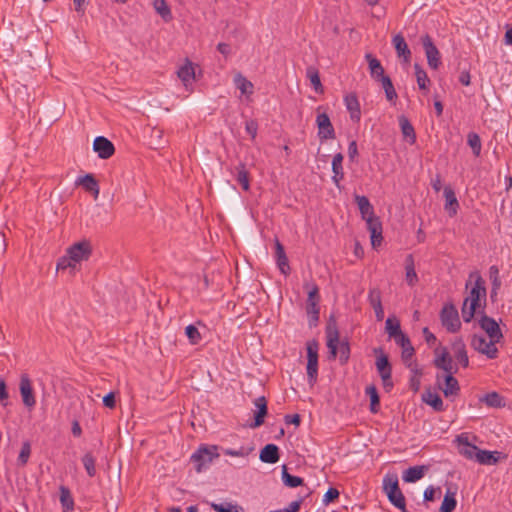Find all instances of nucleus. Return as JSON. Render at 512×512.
<instances>
[{
  "mask_svg": "<svg viewBox=\"0 0 512 512\" xmlns=\"http://www.w3.org/2000/svg\"><path fill=\"white\" fill-rule=\"evenodd\" d=\"M379 83H381L388 101H393L397 98L396 90L389 76L382 77Z\"/></svg>",
  "mask_w": 512,
  "mask_h": 512,
  "instance_id": "nucleus-47",
  "label": "nucleus"
},
{
  "mask_svg": "<svg viewBox=\"0 0 512 512\" xmlns=\"http://www.w3.org/2000/svg\"><path fill=\"white\" fill-rule=\"evenodd\" d=\"M489 272H490V278L492 279V290H491L490 298L493 299V292H495V290H498V288L500 287V281L498 278L499 270L496 266H491L489 269Z\"/></svg>",
  "mask_w": 512,
  "mask_h": 512,
  "instance_id": "nucleus-58",
  "label": "nucleus"
},
{
  "mask_svg": "<svg viewBox=\"0 0 512 512\" xmlns=\"http://www.w3.org/2000/svg\"><path fill=\"white\" fill-rule=\"evenodd\" d=\"M475 278L469 295L464 299L461 313L465 323H470L478 311H484L486 306L485 280L475 272L470 274V279Z\"/></svg>",
  "mask_w": 512,
  "mask_h": 512,
  "instance_id": "nucleus-2",
  "label": "nucleus"
},
{
  "mask_svg": "<svg viewBox=\"0 0 512 512\" xmlns=\"http://www.w3.org/2000/svg\"><path fill=\"white\" fill-rule=\"evenodd\" d=\"M392 43L396 50L398 57H402L404 62H409L411 58V51L401 34H397L393 37Z\"/></svg>",
  "mask_w": 512,
  "mask_h": 512,
  "instance_id": "nucleus-22",
  "label": "nucleus"
},
{
  "mask_svg": "<svg viewBox=\"0 0 512 512\" xmlns=\"http://www.w3.org/2000/svg\"><path fill=\"white\" fill-rule=\"evenodd\" d=\"M103 404L105 407L114 409L116 406L115 393L110 392L103 397Z\"/></svg>",
  "mask_w": 512,
  "mask_h": 512,
  "instance_id": "nucleus-64",
  "label": "nucleus"
},
{
  "mask_svg": "<svg viewBox=\"0 0 512 512\" xmlns=\"http://www.w3.org/2000/svg\"><path fill=\"white\" fill-rule=\"evenodd\" d=\"M427 468L425 466H413L409 467L404 473H403V480L407 483H413L418 480H420L424 474Z\"/></svg>",
  "mask_w": 512,
  "mask_h": 512,
  "instance_id": "nucleus-34",
  "label": "nucleus"
},
{
  "mask_svg": "<svg viewBox=\"0 0 512 512\" xmlns=\"http://www.w3.org/2000/svg\"><path fill=\"white\" fill-rule=\"evenodd\" d=\"M340 492L335 487H330L322 497V503L325 505H329L334 503L339 498Z\"/></svg>",
  "mask_w": 512,
  "mask_h": 512,
  "instance_id": "nucleus-56",
  "label": "nucleus"
},
{
  "mask_svg": "<svg viewBox=\"0 0 512 512\" xmlns=\"http://www.w3.org/2000/svg\"><path fill=\"white\" fill-rule=\"evenodd\" d=\"M422 400L437 412H442L445 410L442 398L436 392L431 391L430 388L425 390L422 395Z\"/></svg>",
  "mask_w": 512,
  "mask_h": 512,
  "instance_id": "nucleus-25",
  "label": "nucleus"
},
{
  "mask_svg": "<svg viewBox=\"0 0 512 512\" xmlns=\"http://www.w3.org/2000/svg\"><path fill=\"white\" fill-rule=\"evenodd\" d=\"M383 489L389 501L402 512H409L406 509L405 497L401 492L396 475H386L383 479Z\"/></svg>",
  "mask_w": 512,
  "mask_h": 512,
  "instance_id": "nucleus-3",
  "label": "nucleus"
},
{
  "mask_svg": "<svg viewBox=\"0 0 512 512\" xmlns=\"http://www.w3.org/2000/svg\"><path fill=\"white\" fill-rule=\"evenodd\" d=\"M275 249H276L277 265H278L280 271L284 275H287L290 270V267L288 264V258L286 256L283 245L280 243V241L278 239H276V241H275Z\"/></svg>",
  "mask_w": 512,
  "mask_h": 512,
  "instance_id": "nucleus-27",
  "label": "nucleus"
},
{
  "mask_svg": "<svg viewBox=\"0 0 512 512\" xmlns=\"http://www.w3.org/2000/svg\"><path fill=\"white\" fill-rule=\"evenodd\" d=\"M434 365L438 369L444 370L447 374L457 373V368L453 367V361L446 347L441 349V353L434 359Z\"/></svg>",
  "mask_w": 512,
  "mask_h": 512,
  "instance_id": "nucleus-15",
  "label": "nucleus"
},
{
  "mask_svg": "<svg viewBox=\"0 0 512 512\" xmlns=\"http://www.w3.org/2000/svg\"><path fill=\"white\" fill-rule=\"evenodd\" d=\"M92 254V246L89 240H81L74 243L67 249V255L75 263L87 261Z\"/></svg>",
  "mask_w": 512,
  "mask_h": 512,
  "instance_id": "nucleus-8",
  "label": "nucleus"
},
{
  "mask_svg": "<svg viewBox=\"0 0 512 512\" xmlns=\"http://www.w3.org/2000/svg\"><path fill=\"white\" fill-rule=\"evenodd\" d=\"M374 353L377 355L375 365L381 380H388L389 375H392V366L388 355L383 352L382 348H375Z\"/></svg>",
  "mask_w": 512,
  "mask_h": 512,
  "instance_id": "nucleus-14",
  "label": "nucleus"
},
{
  "mask_svg": "<svg viewBox=\"0 0 512 512\" xmlns=\"http://www.w3.org/2000/svg\"><path fill=\"white\" fill-rule=\"evenodd\" d=\"M237 170V181L242 186L243 190L248 191L250 188L249 173L244 163H239L236 167Z\"/></svg>",
  "mask_w": 512,
  "mask_h": 512,
  "instance_id": "nucleus-42",
  "label": "nucleus"
},
{
  "mask_svg": "<svg viewBox=\"0 0 512 512\" xmlns=\"http://www.w3.org/2000/svg\"><path fill=\"white\" fill-rule=\"evenodd\" d=\"M279 448L275 444H267L260 451L259 458L262 462L275 464L279 460Z\"/></svg>",
  "mask_w": 512,
  "mask_h": 512,
  "instance_id": "nucleus-23",
  "label": "nucleus"
},
{
  "mask_svg": "<svg viewBox=\"0 0 512 512\" xmlns=\"http://www.w3.org/2000/svg\"><path fill=\"white\" fill-rule=\"evenodd\" d=\"M444 197L446 200L445 209L448 210L450 216L456 215L459 203L451 187L444 188Z\"/></svg>",
  "mask_w": 512,
  "mask_h": 512,
  "instance_id": "nucleus-32",
  "label": "nucleus"
},
{
  "mask_svg": "<svg viewBox=\"0 0 512 512\" xmlns=\"http://www.w3.org/2000/svg\"><path fill=\"white\" fill-rule=\"evenodd\" d=\"M77 184L82 185L86 191L91 192L95 199L98 198L99 185H98L97 180L95 179V177L92 174H86L85 176L80 177L77 180Z\"/></svg>",
  "mask_w": 512,
  "mask_h": 512,
  "instance_id": "nucleus-29",
  "label": "nucleus"
},
{
  "mask_svg": "<svg viewBox=\"0 0 512 512\" xmlns=\"http://www.w3.org/2000/svg\"><path fill=\"white\" fill-rule=\"evenodd\" d=\"M500 341H494L490 339L486 347L483 349V355H486L489 359H496L498 357V348L496 344Z\"/></svg>",
  "mask_w": 512,
  "mask_h": 512,
  "instance_id": "nucleus-57",
  "label": "nucleus"
},
{
  "mask_svg": "<svg viewBox=\"0 0 512 512\" xmlns=\"http://www.w3.org/2000/svg\"><path fill=\"white\" fill-rule=\"evenodd\" d=\"M467 143L471 147L474 156L479 157L482 149L480 136L475 132H470L467 135Z\"/></svg>",
  "mask_w": 512,
  "mask_h": 512,
  "instance_id": "nucleus-46",
  "label": "nucleus"
},
{
  "mask_svg": "<svg viewBox=\"0 0 512 512\" xmlns=\"http://www.w3.org/2000/svg\"><path fill=\"white\" fill-rule=\"evenodd\" d=\"M414 69H415V76H416V80H417V84H418L419 88L422 90L427 89L428 84L430 83L427 73L417 63L414 65Z\"/></svg>",
  "mask_w": 512,
  "mask_h": 512,
  "instance_id": "nucleus-48",
  "label": "nucleus"
},
{
  "mask_svg": "<svg viewBox=\"0 0 512 512\" xmlns=\"http://www.w3.org/2000/svg\"><path fill=\"white\" fill-rule=\"evenodd\" d=\"M211 507L216 512H243V508L231 503H212Z\"/></svg>",
  "mask_w": 512,
  "mask_h": 512,
  "instance_id": "nucleus-52",
  "label": "nucleus"
},
{
  "mask_svg": "<svg viewBox=\"0 0 512 512\" xmlns=\"http://www.w3.org/2000/svg\"><path fill=\"white\" fill-rule=\"evenodd\" d=\"M343 158L344 157H343L342 153H337L333 157V160H332V172H333L332 179L337 187H339V182L344 177L343 166H342Z\"/></svg>",
  "mask_w": 512,
  "mask_h": 512,
  "instance_id": "nucleus-33",
  "label": "nucleus"
},
{
  "mask_svg": "<svg viewBox=\"0 0 512 512\" xmlns=\"http://www.w3.org/2000/svg\"><path fill=\"white\" fill-rule=\"evenodd\" d=\"M365 59L367 60L369 65L370 75L375 81L379 82L382 79V77L387 76L384 73V68L381 62L377 58H375L371 53H367L365 55Z\"/></svg>",
  "mask_w": 512,
  "mask_h": 512,
  "instance_id": "nucleus-20",
  "label": "nucleus"
},
{
  "mask_svg": "<svg viewBox=\"0 0 512 512\" xmlns=\"http://www.w3.org/2000/svg\"><path fill=\"white\" fill-rule=\"evenodd\" d=\"M421 42L427 57L428 65L431 69H438L441 64L440 60V52L438 48L434 45L433 40L430 35L425 34L421 37Z\"/></svg>",
  "mask_w": 512,
  "mask_h": 512,
  "instance_id": "nucleus-10",
  "label": "nucleus"
},
{
  "mask_svg": "<svg viewBox=\"0 0 512 512\" xmlns=\"http://www.w3.org/2000/svg\"><path fill=\"white\" fill-rule=\"evenodd\" d=\"M457 441L460 444L459 453L469 460H475L477 462L480 448L476 445L469 443L467 438L458 436Z\"/></svg>",
  "mask_w": 512,
  "mask_h": 512,
  "instance_id": "nucleus-16",
  "label": "nucleus"
},
{
  "mask_svg": "<svg viewBox=\"0 0 512 512\" xmlns=\"http://www.w3.org/2000/svg\"><path fill=\"white\" fill-rule=\"evenodd\" d=\"M177 75L183 82L184 86L188 87L195 78V69L192 62L187 60L186 63L178 69Z\"/></svg>",
  "mask_w": 512,
  "mask_h": 512,
  "instance_id": "nucleus-28",
  "label": "nucleus"
},
{
  "mask_svg": "<svg viewBox=\"0 0 512 512\" xmlns=\"http://www.w3.org/2000/svg\"><path fill=\"white\" fill-rule=\"evenodd\" d=\"M443 394L446 398H455L460 392L458 380L453 374H446L444 377V386L441 387Z\"/></svg>",
  "mask_w": 512,
  "mask_h": 512,
  "instance_id": "nucleus-18",
  "label": "nucleus"
},
{
  "mask_svg": "<svg viewBox=\"0 0 512 512\" xmlns=\"http://www.w3.org/2000/svg\"><path fill=\"white\" fill-rule=\"evenodd\" d=\"M234 82L237 88L241 91L242 94L250 95L253 93V84L249 80H247L241 73H238Z\"/></svg>",
  "mask_w": 512,
  "mask_h": 512,
  "instance_id": "nucleus-44",
  "label": "nucleus"
},
{
  "mask_svg": "<svg viewBox=\"0 0 512 512\" xmlns=\"http://www.w3.org/2000/svg\"><path fill=\"white\" fill-rule=\"evenodd\" d=\"M442 325L450 333H456L461 328L459 313L453 304H446L440 312Z\"/></svg>",
  "mask_w": 512,
  "mask_h": 512,
  "instance_id": "nucleus-7",
  "label": "nucleus"
},
{
  "mask_svg": "<svg viewBox=\"0 0 512 512\" xmlns=\"http://www.w3.org/2000/svg\"><path fill=\"white\" fill-rule=\"evenodd\" d=\"M364 220L366 222L367 230L370 232L371 244L373 248L380 246L383 240L381 221L378 217L375 216V214L367 217Z\"/></svg>",
  "mask_w": 512,
  "mask_h": 512,
  "instance_id": "nucleus-11",
  "label": "nucleus"
},
{
  "mask_svg": "<svg viewBox=\"0 0 512 512\" xmlns=\"http://www.w3.org/2000/svg\"><path fill=\"white\" fill-rule=\"evenodd\" d=\"M488 342L489 341H487L482 335L474 334L471 338V346L481 354H483V349L486 347Z\"/></svg>",
  "mask_w": 512,
  "mask_h": 512,
  "instance_id": "nucleus-55",
  "label": "nucleus"
},
{
  "mask_svg": "<svg viewBox=\"0 0 512 512\" xmlns=\"http://www.w3.org/2000/svg\"><path fill=\"white\" fill-rule=\"evenodd\" d=\"M305 290L307 291L308 298L306 301V313L308 315V323L310 327H316L319 320V309L317 307L318 303V286L306 283L304 285Z\"/></svg>",
  "mask_w": 512,
  "mask_h": 512,
  "instance_id": "nucleus-5",
  "label": "nucleus"
},
{
  "mask_svg": "<svg viewBox=\"0 0 512 512\" xmlns=\"http://www.w3.org/2000/svg\"><path fill=\"white\" fill-rule=\"evenodd\" d=\"M411 371L413 372V375L409 379V387L412 391L417 392L421 385L420 376L422 375V371L417 368L416 365L411 368Z\"/></svg>",
  "mask_w": 512,
  "mask_h": 512,
  "instance_id": "nucleus-53",
  "label": "nucleus"
},
{
  "mask_svg": "<svg viewBox=\"0 0 512 512\" xmlns=\"http://www.w3.org/2000/svg\"><path fill=\"white\" fill-rule=\"evenodd\" d=\"M502 455V452L499 451H488L480 449L477 462L482 465H494L500 460Z\"/></svg>",
  "mask_w": 512,
  "mask_h": 512,
  "instance_id": "nucleus-31",
  "label": "nucleus"
},
{
  "mask_svg": "<svg viewBox=\"0 0 512 512\" xmlns=\"http://www.w3.org/2000/svg\"><path fill=\"white\" fill-rule=\"evenodd\" d=\"M30 453H31V447H30L29 442H24L22 444L21 451H20V454L18 457V460L22 465H25L27 463Z\"/></svg>",
  "mask_w": 512,
  "mask_h": 512,
  "instance_id": "nucleus-61",
  "label": "nucleus"
},
{
  "mask_svg": "<svg viewBox=\"0 0 512 512\" xmlns=\"http://www.w3.org/2000/svg\"><path fill=\"white\" fill-rule=\"evenodd\" d=\"M335 137L334 128L326 113H322V139H333Z\"/></svg>",
  "mask_w": 512,
  "mask_h": 512,
  "instance_id": "nucleus-49",
  "label": "nucleus"
},
{
  "mask_svg": "<svg viewBox=\"0 0 512 512\" xmlns=\"http://www.w3.org/2000/svg\"><path fill=\"white\" fill-rule=\"evenodd\" d=\"M254 405L256 412L254 414V423L250 425L252 428H257L264 423V419L267 415V400L264 396H260L255 399Z\"/></svg>",
  "mask_w": 512,
  "mask_h": 512,
  "instance_id": "nucleus-17",
  "label": "nucleus"
},
{
  "mask_svg": "<svg viewBox=\"0 0 512 512\" xmlns=\"http://www.w3.org/2000/svg\"><path fill=\"white\" fill-rule=\"evenodd\" d=\"M154 8L156 12L162 17L165 22L172 20V13L165 0H154Z\"/></svg>",
  "mask_w": 512,
  "mask_h": 512,
  "instance_id": "nucleus-40",
  "label": "nucleus"
},
{
  "mask_svg": "<svg viewBox=\"0 0 512 512\" xmlns=\"http://www.w3.org/2000/svg\"><path fill=\"white\" fill-rule=\"evenodd\" d=\"M185 334L192 345H196L201 341V334L197 327L190 324L185 328Z\"/></svg>",
  "mask_w": 512,
  "mask_h": 512,
  "instance_id": "nucleus-54",
  "label": "nucleus"
},
{
  "mask_svg": "<svg viewBox=\"0 0 512 512\" xmlns=\"http://www.w3.org/2000/svg\"><path fill=\"white\" fill-rule=\"evenodd\" d=\"M453 350L455 353L456 360L464 367L469 366V358L464 342L459 339L453 343Z\"/></svg>",
  "mask_w": 512,
  "mask_h": 512,
  "instance_id": "nucleus-30",
  "label": "nucleus"
},
{
  "mask_svg": "<svg viewBox=\"0 0 512 512\" xmlns=\"http://www.w3.org/2000/svg\"><path fill=\"white\" fill-rule=\"evenodd\" d=\"M253 450V447L251 448H244L241 447L238 450L234 449H225L224 454L229 456H235V457H246L250 454V452Z\"/></svg>",
  "mask_w": 512,
  "mask_h": 512,
  "instance_id": "nucleus-60",
  "label": "nucleus"
},
{
  "mask_svg": "<svg viewBox=\"0 0 512 512\" xmlns=\"http://www.w3.org/2000/svg\"><path fill=\"white\" fill-rule=\"evenodd\" d=\"M19 390L22 397L23 404L27 408H32L36 404V399L33 393L32 383L27 374H22L20 378Z\"/></svg>",
  "mask_w": 512,
  "mask_h": 512,
  "instance_id": "nucleus-12",
  "label": "nucleus"
},
{
  "mask_svg": "<svg viewBox=\"0 0 512 512\" xmlns=\"http://www.w3.org/2000/svg\"><path fill=\"white\" fill-rule=\"evenodd\" d=\"M347 110L350 113V118L353 122H359L361 118V110L358 98L355 94H349L344 99Z\"/></svg>",
  "mask_w": 512,
  "mask_h": 512,
  "instance_id": "nucleus-21",
  "label": "nucleus"
},
{
  "mask_svg": "<svg viewBox=\"0 0 512 512\" xmlns=\"http://www.w3.org/2000/svg\"><path fill=\"white\" fill-rule=\"evenodd\" d=\"M368 301L374 309L377 321H382L384 318V310L381 301V292L379 289H371L368 295Z\"/></svg>",
  "mask_w": 512,
  "mask_h": 512,
  "instance_id": "nucleus-19",
  "label": "nucleus"
},
{
  "mask_svg": "<svg viewBox=\"0 0 512 512\" xmlns=\"http://www.w3.org/2000/svg\"><path fill=\"white\" fill-rule=\"evenodd\" d=\"M480 315L479 326L488 335L489 339L494 341H501L503 333L500 329L499 324L492 317L487 316L484 311H478Z\"/></svg>",
  "mask_w": 512,
  "mask_h": 512,
  "instance_id": "nucleus-9",
  "label": "nucleus"
},
{
  "mask_svg": "<svg viewBox=\"0 0 512 512\" xmlns=\"http://www.w3.org/2000/svg\"><path fill=\"white\" fill-rule=\"evenodd\" d=\"M306 76L309 78L316 92L320 90V75L318 69L314 66H309L306 71Z\"/></svg>",
  "mask_w": 512,
  "mask_h": 512,
  "instance_id": "nucleus-51",
  "label": "nucleus"
},
{
  "mask_svg": "<svg viewBox=\"0 0 512 512\" xmlns=\"http://www.w3.org/2000/svg\"><path fill=\"white\" fill-rule=\"evenodd\" d=\"M93 150L101 159H109L115 153L113 143L103 136H98L93 141Z\"/></svg>",
  "mask_w": 512,
  "mask_h": 512,
  "instance_id": "nucleus-13",
  "label": "nucleus"
},
{
  "mask_svg": "<svg viewBox=\"0 0 512 512\" xmlns=\"http://www.w3.org/2000/svg\"><path fill=\"white\" fill-rule=\"evenodd\" d=\"M365 393L370 398V411L377 413L380 408V397L377 388L374 385L367 386Z\"/></svg>",
  "mask_w": 512,
  "mask_h": 512,
  "instance_id": "nucleus-39",
  "label": "nucleus"
},
{
  "mask_svg": "<svg viewBox=\"0 0 512 512\" xmlns=\"http://www.w3.org/2000/svg\"><path fill=\"white\" fill-rule=\"evenodd\" d=\"M457 505V501L455 499V492L451 491L449 488L447 489L440 509L442 512H452Z\"/></svg>",
  "mask_w": 512,
  "mask_h": 512,
  "instance_id": "nucleus-43",
  "label": "nucleus"
},
{
  "mask_svg": "<svg viewBox=\"0 0 512 512\" xmlns=\"http://www.w3.org/2000/svg\"><path fill=\"white\" fill-rule=\"evenodd\" d=\"M245 130L251 136L252 140H254L257 136L258 131L257 121L253 119L246 121Z\"/></svg>",
  "mask_w": 512,
  "mask_h": 512,
  "instance_id": "nucleus-62",
  "label": "nucleus"
},
{
  "mask_svg": "<svg viewBox=\"0 0 512 512\" xmlns=\"http://www.w3.org/2000/svg\"><path fill=\"white\" fill-rule=\"evenodd\" d=\"M95 462H96L95 457L90 452L86 453L82 457V463L84 465V468H85L87 474L90 477H94L96 475Z\"/></svg>",
  "mask_w": 512,
  "mask_h": 512,
  "instance_id": "nucleus-50",
  "label": "nucleus"
},
{
  "mask_svg": "<svg viewBox=\"0 0 512 512\" xmlns=\"http://www.w3.org/2000/svg\"><path fill=\"white\" fill-rule=\"evenodd\" d=\"M395 343L402 348V359L405 363H407V361L410 360L415 353V349L412 346L409 337L406 334H404L403 341H399L398 338L397 340H395Z\"/></svg>",
  "mask_w": 512,
  "mask_h": 512,
  "instance_id": "nucleus-38",
  "label": "nucleus"
},
{
  "mask_svg": "<svg viewBox=\"0 0 512 512\" xmlns=\"http://www.w3.org/2000/svg\"><path fill=\"white\" fill-rule=\"evenodd\" d=\"M405 270H406L405 276H406L407 284L409 286H414L418 282V276L415 271L414 259H413L412 254H409L406 257Z\"/></svg>",
  "mask_w": 512,
  "mask_h": 512,
  "instance_id": "nucleus-36",
  "label": "nucleus"
},
{
  "mask_svg": "<svg viewBox=\"0 0 512 512\" xmlns=\"http://www.w3.org/2000/svg\"><path fill=\"white\" fill-rule=\"evenodd\" d=\"M479 401L492 408H500L505 405L503 403V397L495 391L483 395L479 398Z\"/></svg>",
  "mask_w": 512,
  "mask_h": 512,
  "instance_id": "nucleus-37",
  "label": "nucleus"
},
{
  "mask_svg": "<svg viewBox=\"0 0 512 512\" xmlns=\"http://www.w3.org/2000/svg\"><path fill=\"white\" fill-rule=\"evenodd\" d=\"M398 120H399V125H400V128H401V132H402L403 137L410 144H414L416 142V133H415L413 125L411 124L409 119L406 116H404V115H401L398 118Z\"/></svg>",
  "mask_w": 512,
  "mask_h": 512,
  "instance_id": "nucleus-26",
  "label": "nucleus"
},
{
  "mask_svg": "<svg viewBox=\"0 0 512 512\" xmlns=\"http://www.w3.org/2000/svg\"><path fill=\"white\" fill-rule=\"evenodd\" d=\"M355 202L358 205L362 219L374 215V208L366 196L355 195Z\"/></svg>",
  "mask_w": 512,
  "mask_h": 512,
  "instance_id": "nucleus-35",
  "label": "nucleus"
},
{
  "mask_svg": "<svg viewBox=\"0 0 512 512\" xmlns=\"http://www.w3.org/2000/svg\"><path fill=\"white\" fill-rule=\"evenodd\" d=\"M60 502L62 504L64 512H69L73 510L74 501L71 497L69 489L64 486L60 487Z\"/></svg>",
  "mask_w": 512,
  "mask_h": 512,
  "instance_id": "nucleus-45",
  "label": "nucleus"
},
{
  "mask_svg": "<svg viewBox=\"0 0 512 512\" xmlns=\"http://www.w3.org/2000/svg\"><path fill=\"white\" fill-rule=\"evenodd\" d=\"M385 330L390 338L394 341L399 338V341H403V335L405 333L402 332L400 321L396 317H388L385 322Z\"/></svg>",
  "mask_w": 512,
  "mask_h": 512,
  "instance_id": "nucleus-24",
  "label": "nucleus"
},
{
  "mask_svg": "<svg viewBox=\"0 0 512 512\" xmlns=\"http://www.w3.org/2000/svg\"><path fill=\"white\" fill-rule=\"evenodd\" d=\"M326 347L328 349L327 359L334 361L337 358L341 365L348 362L350 358V344L347 337H340L336 319L331 315L325 327Z\"/></svg>",
  "mask_w": 512,
  "mask_h": 512,
  "instance_id": "nucleus-1",
  "label": "nucleus"
},
{
  "mask_svg": "<svg viewBox=\"0 0 512 512\" xmlns=\"http://www.w3.org/2000/svg\"><path fill=\"white\" fill-rule=\"evenodd\" d=\"M217 446H200L190 457L191 462L195 465V470L199 473L203 467L210 464L215 458L219 457Z\"/></svg>",
  "mask_w": 512,
  "mask_h": 512,
  "instance_id": "nucleus-4",
  "label": "nucleus"
},
{
  "mask_svg": "<svg viewBox=\"0 0 512 512\" xmlns=\"http://www.w3.org/2000/svg\"><path fill=\"white\" fill-rule=\"evenodd\" d=\"M76 264L70 259L69 255H66L59 259L57 263V270H64L66 268L75 269Z\"/></svg>",
  "mask_w": 512,
  "mask_h": 512,
  "instance_id": "nucleus-63",
  "label": "nucleus"
},
{
  "mask_svg": "<svg viewBox=\"0 0 512 512\" xmlns=\"http://www.w3.org/2000/svg\"><path fill=\"white\" fill-rule=\"evenodd\" d=\"M282 481L285 486L295 488L303 484V479L298 476H293L288 473L287 466H282Z\"/></svg>",
  "mask_w": 512,
  "mask_h": 512,
  "instance_id": "nucleus-41",
  "label": "nucleus"
},
{
  "mask_svg": "<svg viewBox=\"0 0 512 512\" xmlns=\"http://www.w3.org/2000/svg\"><path fill=\"white\" fill-rule=\"evenodd\" d=\"M307 349V376L309 382L313 385L317 381L318 376V351L319 344L316 339L310 340L306 344Z\"/></svg>",
  "mask_w": 512,
  "mask_h": 512,
  "instance_id": "nucleus-6",
  "label": "nucleus"
},
{
  "mask_svg": "<svg viewBox=\"0 0 512 512\" xmlns=\"http://www.w3.org/2000/svg\"><path fill=\"white\" fill-rule=\"evenodd\" d=\"M441 495V488L440 487H433L429 486L424 491V501L430 502L434 501L436 497H439Z\"/></svg>",
  "mask_w": 512,
  "mask_h": 512,
  "instance_id": "nucleus-59",
  "label": "nucleus"
}]
</instances>
